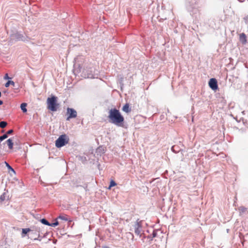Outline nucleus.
Here are the masks:
<instances>
[{
    "mask_svg": "<svg viewBox=\"0 0 248 248\" xmlns=\"http://www.w3.org/2000/svg\"><path fill=\"white\" fill-rule=\"evenodd\" d=\"M57 218L64 221H69V219L66 215H60ZM69 221H71V220H69Z\"/></svg>",
    "mask_w": 248,
    "mask_h": 248,
    "instance_id": "obj_15",
    "label": "nucleus"
},
{
    "mask_svg": "<svg viewBox=\"0 0 248 248\" xmlns=\"http://www.w3.org/2000/svg\"><path fill=\"white\" fill-rule=\"evenodd\" d=\"M8 137L7 134H4L0 137V141H2Z\"/></svg>",
    "mask_w": 248,
    "mask_h": 248,
    "instance_id": "obj_23",
    "label": "nucleus"
},
{
    "mask_svg": "<svg viewBox=\"0 0 248 248\" xmlns=\"http://www.w3.org/2000/svg\"><path fill=\"white\" fill-rule=\"evenodd\" d=\"M40 222L43 224H45V225H47V226H50V223H49V222L45 218H42L40 220Z\"/></svg>",
    "mask_w": 248,
    "mask_h": 248,
    "instance_id": "obj_18",
    "label": "nucleus"
},
{
    "mask_svg": "<svg viewBox=\"0 0 248 248\" xmlns=\"http://www.w3.org/2000/svg\"><path fill=\"white\" fill-rule=\"evenodd\" d=\"M244 20H245V23L248 24V15L244 17Z\"/></svg>",
    "mask_w": 248,
    "mask_h": 248,
    "instance_id": "obj_26",
    "label": "nucleus"
},
{
    "mask_svg": "<svg viewBox=\"0 0 248 248\" xmlns=\"http://www.w3.org/2000/svg\"><path fill=\"white\" fill-rule=\"evenodd\" d=\"M10 85H12L13 86H15V83L12 80H8L5 84V87H8Z\"/></svg>",
    "mask_w": 248,
    "mask_h": 248,
    "instance_id": "obj_17",
    "label": "nucleus"
},
{
    "mask_svg": "<svg viewBox=\"0 0 248 248\" xmlns=\"http://www.w3.org/2000/svg\"><path fill=\"white\" fill-rule=\"evenodd\" d=\"M158 231V230H154L153 232L151 235H148L147 236V238L150 239L151 241L153 240V238H155L157 236V232Z\"/></svg>",
    "mask_w": 248,
    "mask_h": 248,
    "instance_id": "obj_12",
    "label": "nucleus"
},
{
    "mask_svg": "<svg viewBox=\"0 0 248 248\" xmlns=\"http://www.w3.org/2000/svg\"><path fill=\"white\" fill-rule=\"evenodd\" d=\"M141 228H140V229H136L135 230V233L138 235H140V237L141 236Z\"/></svg>",
    "mask_w": 248,
    "mask_h": 248,
    "instance_id": "obj_19",
    "label": "nucleus"
},
{
    "mask_svg": "<svg viewBox=\"0 0 248 248\" xmlns=\"http://www.w3.org/2000/svg\"><path fill=\"white\" fill-rule=\"evenodd\" d=\"M209 86L213 91H216L218 89L217 81L216 78H211L208 82Z\"/></svg>",
    "mask_w": 248,
    "mask_h": 248,
    "instance_id": "obj_9",
    "label": "nucleus"
},
{
    "mask_svg": "<svg viewBox=\"0 0 248 248\" xmlns=\"http://www.w3.org/2000/svg\"><path fill=\"white\" fill-rule=\"evenodd\" d=\"M27 106V104L26 103H23L20 105V108L23 112H26L27 111V109L26 108V107Z\"/></svg>",
    "mask_w": 248,
    "mask_h": 248,
    "instance_id": "obj_14",
    "label": "nucleus"
},
{
    "mask_svg": "<svg viewBox=\"0 0 248 248\" xmlns=\"http://www.w3.org/2000/svg\"><path fill=\"white\" fill-rule=\"evenodd\" d=\"M57 97L53 95L50 97H48L47 99V107L49 110L52 111H57L58 107L59 104L57 103Z\"/></svg>",
    "mask_w": 248,
    "mask_h": 248,
    "instance_id": "obj_2",
    "label": "nucleus"
},
{
    "mask_svg": "<svg viewBox=\"0 0 248 248\" xmlns=\"http://www.w3.org/2000/svg\"><path fill=\"white\" fill-rule=\"evenodd\" d=\"M11 78H9V77L8 76V74H6L4 77V79H10Z\"/></svg>",
    "mask_w": 248,
    "mask_h": 248,
    "instance_id": "obj_28",
    "label": "nucleus"
},
{
    "mask_svg": "<svg viewBox=\"0 0 248 248\" xmlns=\"http://www.w3.org/2000/svg\"><path fill=\"white\" fill-rule=\"evenodd\" d=\"M115 185H116V183L114 181L112 180L110 183L109 188H110L111 187L115 186Z\"/></svg>",
    "mask_w": 248,
    "mask_h": 248,
    "instance_id": "obj_24",
    "label": "nucleus"
},
{
    "mask_svg": "<svg viewBox=\"0 0 248 248\" xmlns=\"http://www.w3.org/2000/svg\"><path fill=\"white\" fill-rule=\"evenodd\" d=\"M122 110L126 113H128L131 111V109L129 107V105L128 104H125L124 107H123Z\"/></svg>",
    "mask_w": 248,
    "mask_h": 248,
    "instance_id": "obj_11",
    "label": "nucleus"
},
{
    "mask_svg": "<svg viewBox=\"0 0 248 248\" xmlns=\"http://www.w3.org/2000/svg\"><path fill=\"white\" fill-rule=\"evenodd\" d=\"M239 40L243 44H245L247 43L246 35L244 33L240 34Z\"/></svg>",
    "mask_w": 248,
    "mask_h": 248,
    "instance_id": "obj_10",
    "label": "nucleus"
},
{
    "mask_svg": "<svg viewBox=\"0 0 248 248\" xmlns=\"http://www.w3.org/2000/svg\"><path fill=\"white\" fill-rule=\"evenodd\" d=\"M247 209L243 206L240 207L239 208V210L240 213H245L247 211Z\"/></svg>",
    "mask_w": 248,
    "mask_h": 248,
    "instance_id": "obj_22",
    "label": "nucleus"
},
{
    "mask_svg": "<svg viewBox=\"0 0 248 248\" xmlns=\"http://www.w3.org/2000/svg\"><path fill=\"white\" fill-rule=\"evenodd\" d=\"M83 74H84V77L85 78H98L99 72L94 67H92L84 69L83 72Z\"/></svg>",
    "mask_w": 248,
    "mask_h": 248,
    "instance_id": "obj_3",
    "label": "nucleus"
},
{
    "mask_svg": "<svg viewBox=\"0 0 248 248\" xmlns=\"http://www.w3.org/2000/svg\"><path fill=\"white\" fill-rule=\"evenodd\" d=\"M187 2V8L191 15L197 13L198 9L196 5V0H186Z\"/></svg>",
    "mask_w": 248,
    "mask_h": 248,
    "instance_id": "obj_6",
    "label": "nucleus"
},
{
    "mask_svg": "<svg viewBox=\"0 0 248 248\" xmlns=\"http://www.w3.org/2000/svg\"><path fill=\"white\" fill-rule=\"evenodd\" d=\"M11 38L13 40L17 41H25L26 40V37L21 34L18 32H16L11 35Z\"/></svg>",
    "mask_w": 248,
    "mask_h": 248,
    "instance_id": "obj_7",
    "label": "nucleus"
},
{
    "mask_svg": "<svg viewBox=\"0 0 248 248\" xmlns=\"http://www.w3.org/2000/svg\"><path fill=\"white\" fill-rule=\"evenodd\" d=\"M5 199L4 195H1L0 197V203L2 202Z\"/></svg>",
    "mask_w": 248,
    "mask_h": 248,
    "instance_id": "obj_27",
    "label": "nucleus"
},
{
    "mask_svg": "<svg viewBox=\"0 0 248 248\" xmlns=\"http://www.w3.org/2000/svg\"><path fill=\"white\" fill-rule=\"evenodd\" d=\"M108 118L109 121L115 125L121 126L124 122V118L119 110L116 108H111L109 110Z\"/></svg>",
    "mask_w": 248,
    "mask_h": 248,
    "instance_id": "obj_1",
    "label": "nucleus"
},
{
    "mask_svg": "<svg viewBox=\"0 0 248 248\" xmlns=\"http://www.w3.org/2000/svg\"><path fill=\"white\" fill-rule=\"evenodd\" d=\"M103 248H108V247H105Z\"/></svg>",
    "mask_w": 248,
    "mask_h": 248,
    "instance_id": "obj_32",
    "label": "nucleus"
},
{
    "mask_svg": "<svg viewBox=\"0 0 248 248\" xmlns=\"http://www.w3.org/2000/svg\"><path fill=\"white\" fill-rule=\"evenodd\" d=\"M134 227L135 230L137 228V229L141 228V227H142L141 221H137L135 223Z\"/></svg>",
    "mask_w": 248,
    "mask_h": 248,
    "instance_id": "obj_16",
    "label": "nucleus"
},
{
    "mask_svg": "<svg viewBox=\"0 0 248 248\" xmlns=\"http://www.w3.org/2000/svg\"><path fill=\"white\" fill-rule=\"evenodd\" d=\"M5 163L6 164V166L8 168V169L10 170H11V171H12L14 173H16L15 170L11 167V166H10V165L8 163H7L6 162H5Z\"/></svg>",
    "mask_w": 248,
    "mask_h": 248,
    "instance_id": "obj_20",
    "label": "nucleus"
},
{
    "mask_svg": "<svg viewBox=\"0 0 248 248\" xmlns=\"http://www.w3.org/2000/svg\"><path fill=\"white\" fill-rule=\"evenodd\" d=\"M2 104H3L2 101L0 100V105H2Z\"/></svg>",
    "mask_w": 248,
    "mask_h": 248,
    "instance_id": "obj_31",
    "label": "nucleus"
},
{
    "mask_svg": "<svg viewBox=\"0 0 248 248\" xmlns=\"http://www.w3.org/2000/svg\"><path fill=\"white\" fill-rule=\"evenodd\" d=\"M59 225V222L58 221H56L55 222L53 223H50V225L49 226L55 227Z\"/></svg>",
    "mask_w": 248,
    "mask_h": 248,
    "instance_id": "obj_25",
    "label": "nucleus"
},
{
    "mask_svg": "<svg viewBox=\"0 0 248 248\" xmlns=\"http://www.w3.org/2000/svg\"><path fill=\"white\" fill-rule=\"evenodd\" d=\"M13 133V130H12V129H10V130H9V131H8L7 132V133H6V134H7V135H8L11 134H12Z\"/></svg>",
    "mask_w": 248,
    "mask_h": 248,
    "instance_id": "obj_29",
    "label": "nucleus"
},
{
    "mask_svg": "<svg viewBox=\"0 0 248 248\" xmlns=\"http://www.w3.org/2000/svg\"><path fill=\"white\" fill-rule=\"evenodd\" d=\"M69 140V138L66 135H62L55 141V146L57 148H61L68 143Z\"/></svg>",
    "mask_w": 248,
    "mask_h": 248,
    "instance_id": "obj_5",
    "label": "nucleus"
},
{
    "mask_svg": "<svg viewBox=\"0 0 248 248\" xmlns=\"http://www.w3.org/2000/svg\"><path fill=\"white\" fill-rule=\"evenodd\" d=\"M175 146H173L172 147H171V150L174 152V153H177L178 151L176 150V149L175 148Z\"/></svg>",
    "mask_w": 248,
    "mask_h": 248,
    "instance_id": "obj_30",
    "label": "nucleus"
},
{
    "mask_svg": "<svg viewBox=\"0 0 248 248\" xmlns=\"http://www.w3.org/2000/svg\"><path fill=\"white\" fill-rule=\"evenodd\" d=\"M7 125V123L6 122L1 121L0 122V127H1L2 128H3L5 127H6Z\"/></svg>",
    "mask_w": 248,
    "mask_h": 248,
    "instance_id": "obj_21",
    "label": "nucleus"
},
{
    "mask_svg": "<svg viewBox=\"0 0 248 248\" xmlns=\"http://www.w3.org/2000/svg\"><path fill=\"white\" fill-rule=\"evenodd\" d=\"M67 114L68 115L66 118L67 121H69L72 118H75L77 116V112L74 108H67Z\"/></svg>",
    "mask_w": 248,
    "mask_h": 248,
    "instance_id": "obj_8",
    "label": "nucleus"
},
{
    "mask_svg": "<svg viewBox=\"0 0 248 248\" xmlns=\"http://www.w3.org/2000/svg\"><path fill=\"white\" fill-rule=\"evenodd\" d=\"M6 143L8 146V147L10 149H12L13 148V142L11 139H9L8 140H6Z\"/></svg>",
    "mask_w": 248,
    "mask_h": 248,
    "instance_id": "obj_13",
    "label": "nucleus"
},
{
    "mask_svg": "<svg viewBox=\"0 0 248 248\" xmlns=\"http://www.w3.org/2000/svg\"><path fill=\"white\" fill-rule=\"evenodd\" d=\"M40 230L41 229L39 227L33 226L31 228L22 229V232L24 234H26L29 232H31V234H34L36 232L37 233L36 234L38 235V237H34V240H39L41 241V238H40V235L39 234Z\"/></svg>",
    "mask_w": 248,
    "mask_h": 248,
    "instance_id": "obj_4",
    "label": "nucleus"
}]
</instances>
